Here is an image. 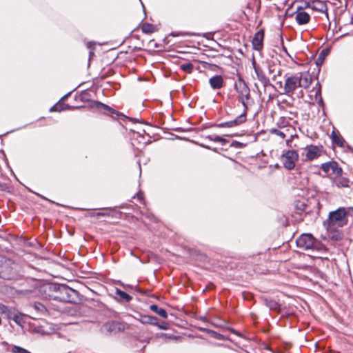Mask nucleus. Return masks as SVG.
I'll return each instance as SVG.
<instances>
[{"instance_id": "1", "label": "nucleus", "mask_w": 353, "mask_h": 353, "mask_svg": "<svg viewBox=\"0 0 353 353\" xmlns=\"http://www.w3.org/2000/svg\"><path fill=\"white\" fill-rule=\"evenodd\" d=\"M74 89L63 95L56 103L52 105L48 110H71L77 109H90L92 110H115L114 108L102 102L85 101L83 105H74L65 103L71 96Z\"/></svg>"}, {"instance_id": "2", "label": "nucleus", "mask_w": 353, "mask_h": 353, "mask_svg": "<svg viewBox=\"0 0 353 353\" xmlns=\"http://www.w3.org/2000/svg\"><path fill=\"white\" fill-rule=\"evenodd\" d=\"M43 289L50 292H55L58 294H48L49 299L59 300L63 302H72L74 296L77 294V291L69 288L65 285H47L43 287Z\"/></svg>"}, {"instance_id": "3", "label": "nucleus", "mask_w": 353, "mask_h": 353, "mask_svg": "<svg viewBox=\"0 0 353 353\" xmlns=\"http://www.w3.org/2000/svg\"><path fill=\"white\" fill-rule=\"evenodd\" d=\"M347 211L345 208H339L329 213L328 219L324 222L327 230H332L336 228H341L347 223Z\"/></svg>"}, {"instance_id": "4", "label": "nucleus", "mask_w": 353, "mask_h": 353, "mask_svg": "<svg viewBox=\"0 0 353 353\" xmlns=\"http://www.w3.org/2000/svg\"><path fill=\"white\" fill-rule=\"evenodd\" d=\"M296 245L303 250H314L317 248L318 242L310 234H303L296 241Z\"/></svg>"}, {"instance_id": "5", "label": "nucleus", "mask_w": 353, "mask_h": 353, "mask_svg": "<svg viewBox=\"0 0 353 353\" xmlns=\"http://www.w3.org/2000/svg\"><path fill=\"white\" fill-rule=\"evenodd\" d=\"M0 262L1 263L0 277L6 280H10L13 279L15 273L13 271V268L10 267L11 261L4 258H1Z\"/></svg>"}, {"instance_id": "6", "label": "nucleus", "mask_w": 353, "mask_h": 353, "mask_svg": "<svg viewBox=\"0 0 353 353\" xmlns=\"http://www.w3.org/2000/svg\"><path fill=\"white\" fill-rule=\"evenodd\" d=\"M298 157V153L295 150H288L282 155L281 161L285 168L292 170L294 168Z\"/></svg>"}, {"instance_id": "7", "label": "nucleus", "mask_w": 353, "mask_h": 353, "mask_svg": "<svg viewBox=\"0 0 353 353\" xmlns=\"http://www.w3.org/2000/svg\"><path fill=\"white\" fill-rule=\"evenodd\" d=\"M298 81L297 74L288 77L285 81L283 92H281V94H292L296 88L299 87Z\"/></svg>"}, {"instance_id": "8", "label": "nucleus", "mask_w": 353, "mask_h": 353, "mask_svg": "<svg viewBox=\"0 0 353 353\" xmlns=\"http://www.w3.org/2000/svg\"><path fill=\"white\" fill-rule=\"evenodd\" d=\"M124 325L118 321H109L104 323L101 327V331L105 334H117L124 330Z\"/></svg>"}, {"instance_id": "9", "label": "nucleus", "mask_w": 353, "mask_h": 353, "mask_svg": "<svg viewBox=\"0 0 353 353\" xmlns=\"http://www.w3.org/2000/svg\"><path fill=\"white\" fill-rule=\"evenodd\" d=\"M252 65L257 77V79L263 84V85L265 88L272 86L276 89V87L270 83L269 78L265 75L262 68L256 64L254 59L253 60Z\"/></svg>"}, {"instance_id": "10", "label": "nucleus", "mask_w": 353, "mask_h": 353, "mask_svg": "<svg viewBox=\"0 0 353 353\" xmlns=\"http://www.w3.org/2000/svg\"><path fill=\"white\" fill-rule=\"evenodd\" d=\"M321 170L326 174H332L336 176L341 175L343 170L336 161H330L323 163L321 167Z\"/></svg>"}, {"instance_id": "11", "label": "nucleus", "mask_w": 353, "mask_h": 353, "mask_svg": "<svg viewBox=\"0 0 353 353\" xmlns=\"http://www.w3.org/2000/svg\"><path fill=\"white\" fill-rule=\"evenodd\" d=\"M322 146H317L314 145H307L305 148V159L307 161H312L319 158L322 154Z\"/></svg>"}, {"instance_id": "12", "label": "nucleus", "mask_w": 353, "mask_h": 353, "mask_svg": "<svg viewBox=\"0 0 353 353\" xmlns=\"http://www.w3.org/2000/svg\"><path fill=\"white\" fill-rule=\"evenodd\" d=\"M264 34L263 29L259 30L254 34L252 41V48L254 50L260 51L263 49Z\"/></svg>"}, {"instance_id": "13", "label": "nucleus", "mask_w": 353, "mask_h": 353, "mask_svg": "<svg viewBox=\"0 0 353 353\" xmlns=\"http://www.w3.org/2000/svg\"><path fill=\"white\" fill-rule=\"evenodd\" d=\"M245 121L246 114L245 112H244L241 115L236 117L235 119L228 121L220 123L217 124V126L219 128H232L244 123Z\"/></svg>"}, {"instance_id": "14", "label": "nucleus", "mask_w": 353, "mask_h": 353, "mask_svg": "<svg viewBox=\"0 0 353 353\" xmlns=\"http://www.w3.org/2000/svg\"><path fill=\"white\" fill-rule=\"evenodd\" d=\"M297 77L299 80V87L303 88L305 89L310 87L312 83V77L308 71L305 73L299 72L297 74Z\"/></svg>"}, {"instance_id": "15", "label": "nucleus", "mask_w": 353, "mask_h": 353, "mask_svg": "<svg viewBox=\"0 0 353 353\" xmlns=\"http://www.w3.org/2000/svg\"><path fill=\"white\" fill-rule=\"evenodd\" d=\"M235 88L241 99L250 95V88L245 82L241 79H239L238 83H235Z\"/></svg>"}, {"instance_id": "16", "label": "nucleus", "mask_w": 353, "mask_h": 353, "mask_svg": "<svg viewBox=\"0 0 353 353\" xmlns=\"http://www.w3.org/2000/svg\"><path fill=\"white\" fill-rule=\"evenodd\" d=\"M294 14H296L295 20L300 26L307 24L310 21V15L305 11L296 10Z\"/></svg>"}, {"instance_id": "17", "label": "nucleus", "mask_w": 353, "mask_h": 353, "mask_svg": "<svg viewBox=\"0 0 353 353\" xmlns=\"http://www.w3.org/2000/svg\"><path fill=\"white\" fill-rule=\"evenodd\" d=\"M331 47L323 48L319 53L318 58L316 59L315 63L318 68L317 76L319 75L321 70V65L323 63L325 57L330 53Z\"/></svg>"}, {"instance_id": "18", "label": "nucleus", "mask_w": 353, "mask_h": 353, "mask_svg": "<svg viewBox=\"0 0 353 353\" xmlns=\"http://www.w3.org/2000/svg\"><path fill=\"white\" fill-rule=\"evenodd\" d=\"M209 83L213 90H219L223 85V78L220 74H216L209 79Z\"/></svg>"}, {"instance_id": "19", "label": "nucleus", "mask_w": 353, "mask_h": 353, "mask_svg": "<svg viewBox=\"0 0 353 353\" xmlns=\"http://www.w3.org/2000/svg\"><path fill=\"white\" fill-rule=\"evenodd\" d=\"M136 319L143 324L157 325V319L155 316L140 314L139 317H136Z\"/></svg>"}, {"instance_id": "20", "label": "nucleus", "mask_w": 353, "mask_h": 353, "mask_svg": "<svg viewBox=\"0 0 353 353\" xmlns=\"http://www.w3.org/2000/svg\"><path fill=\"white\" fill-rule=\"evenodd\" d=\"M312 9L320 12H327V7L325 3L320 0L312 1Z\"/></svg>"}, {"instance_id": "21", "label": "nucleus", "mask_w": 353, "mask_h": 353, "mask_svg": "<svg viewBox=\"0 0 353 353\" xmlns=\"http://www.w3.org/2000/svg\"><path fill=\"white\" fill-rule=\"evenodd\" d=\"M74 101L75 102L74 105H83L85 101H95L99 102V101L89 99L88 98L87 93H83L81 94H76L74 97Z\"/></svg>"}, {"instance_id": "22", "label": "nucleus", "mask_w": 353, "mask_h": 353, "mask_svg": "<svg viewBox=\"0 0 353 353\" xmlns=\"http://www.w3.org/2000/svg\"><path fill=\"white\" fill-rule=\"evenodd\" d=\"M8 317L12 319L18 325H21L24 322V315L21 312H10Z\"/></svg>"}, {"instance_id": "23", "label": "nucleus", "mask_w": 353, "mask_h": 353, "mask_svg": "<svg viewBox=\"0 0 353 353\" xmlns=\"http://www.w3.org/2000/svg\"><path fill=\"white\" fill-rule=\"evenodd\" d=\"M115 295L116 299L119 301L128 302L132 299V297L128 294L117 288L115 290Z\"/></svg>"}, {"instance_id": "24", "label": "nucleus", "mask_w": 353, "mask_h": 353, "mask_svg": "<svg viewBox=\"0 0 353 353\" xmlns=\"http://www.w3.org/2000/svg\"><path fill=\"white\" fill-rule=\"evenodd\" d=\"M141 30L143 33L148 34L157 31V28L155 25L145 22L142 24Z\"/></svg>"}, {"instance_id": "25", "label": "nucleus", "mask_w": 353, "mask_h": 353, "mask_svg": "<svg viewBox=\"0 0 353 353\" xmlns=\"http://www.w3.org/2000/svg\"><path fill=\"white\" fill-rule=\"evenodd\" d=\"M331 139L333 143L339 145V147L344 146L345 140L340 135L337 134V133L334 131H332L331 134Z\"/></svg>"}, {"instance_id": "26", "label": "nucleus", "mask_w": 353, "mask_h": 353, "mask_svg": "<svg viewBox=\"0 0 353 353\" xmlns=\"http://www.w3.org/2000/svg\"><path fill=\"white\" fill-rule=\"evenodd\" d=\"M334 183L338 188H347L349 187V180L347 178L341 177V176H336Z\"/></svg>"}, {"instance_id": "27", "label": "nucleus", "mask_w": 353, "mask_h": 353, "mask_svg": "<svg viewBox=\"0 0 353 353\" xmlns=\"http://www.w3.org/2000/svg\"><path fill=\"white\" fill-rule=\"evenodd\" d=\"M150 309L163 318L166 319L168 317L167 312L163 308L159 307L157 305H151Z\"/></svg>"}, {"instance_id": "28", "label": "nucleus", "mask_w": 353, "mask_h": 353, "mask_svg": "<svg viewBox=\"0 0 353 353\" xmlns=\"http://www.w3.org/2000/svg\"><path fill=\"white\" fill-rule=\"evenodd\" d=\"M32 307L39 314H46L47 313L46 306L39 302H34Z\"/></svg>"}, {"instance_id": "29", "label": "nucleus", "mask_w": 353, "mask_h": 353, "mask_svg": "<svg viewBox=\"0 0 353 353\" xmlns=\"http://www.w3.org/2000/svg\"><path fill=\"white\" fill-rule=\"evenodd\" d=\"M241 101L244 108V110H248L251 108V105L253 103V100L250 98V95L241 98Z\"/></svg>"}, {"instance_id": "30", "label": "nucleus", "mask_w": 353, "mask_h": 353, "mask_svg": "<svg viewBox=\"0 0 353 353\" xmlns=\"http://www.w3.org/2000/svg\"><path fill=\"white\" fill-rule=\"evenodd\" d=\"M180 68L187 72V73H192V70H193V68H194V65L191 63V62H186V63H184L183 64H181L180 65Z\"/></svg>"}, {"instance_id": "31", "label": "nucleus", "mask_w": 353, "mask_h": 353, "mask_svg": "<svg viewBox=\"0 0 353 353\" xmlns=\"http://www.w3.org/2000/svg\"><path fill=\"white\" fill-rule=\"evenodd\" d=\"M265 303L267 307H268L270 310H276L279 308V303L272 299H265Z\"/></svg>"}, {"instance_id": "32", "label": "nucleus", "mask_w": 353, "mask_h": 353, "mask_svg": "<svg viewBox=\"0 0 353 353\" xmlns=\"http://www.w3.org/2000/svg\"><path fill=\"white\" fill-rule=\"evenodd\" d=\"M12 353H30L27 350H26L23 347H19V346H14L12 348Z\"/></svg>"}, {"instance_id": "33", "label": "nucleus", "mask_w": 353, "mask_h": 353, "mask_svg": "<svg viewBox=\"0 0 353 353\" xmlns=\"http://www.w3.org/2000/svg\"><path fill=\"white\" fill-rule=\"evenodd\" d=\"M271 133L279 136L283 139H284L286 136L283 131L275 128L271 130Z\"/></svg>"}, {"instance_id": "34", "label": "nucleus", "mask_w": 353, "mask_h": 353, "mask_svg": "<svg viewBox=\"0 0 353 353\" xmlns=\"http://www.w3.org/2000/svg\"><path fill=\"white\" fill-rule=\"evenodd\" d=\"M207 138L214 142H219L221 140V137L217 135H210L208 136Z\"/></svg>"}, {"instance_id": "35", "label": "nucleus", "mask_w": 353, "mask_h": 353, "mask_svg": "<svg viewBox=\"0 0 353 353\" xmlns=\"http://www.w3.org/2000/svg\"><path fill=\"white\" fill-rule=\"evenodd\" d=\"M279 39H280V41H281V46H282V49L287 54L289 55L288 52V50H287V48L286 47L284 46V42H283V35H282V33H280L279 34Z\"/></svg>"}, {"instance_id": "36", "label": "nucleus", "mask_w": 353, "mask_h": 353, "mask_svg": "<svg viewBox=\"0 0 353 353\" xmlns=\"http://www.w3.org/2000/svg\"><path fill=\"white\" fill-rule=\"evenodd\" d=\"M155 325L157 326L161 330H165L168 329V325L165 323H161V324L157 323V325Z\"/></svg>"}, {"instance_id": "37", "label": "nucleus", "mask_w": 353, "mask_h": 353, "mask_svg": "<svg viewBox=\"0 0 353 353\" xmlns=\"http://www.w3.org/2000/svg\"><path fill=\"white\" fill-rule=\"evenodd\" d=\"M170 36L172 37H176V36H179V35H185V34H182V33H176L175 32H172L170 34ZM185 35H193V34H190V33H186Z\"/></svg>"}, {"instance_id": "38", "label": "nucleus", "mask_w": 353, "mask_h": 353, "mask_svg": "<svg viewBox=\"0 0 353 353\" xmlns=\"http://www.w3.org/2000/svg\"><path fill=\"white\" fill-rule=\"evenodd\" d=\"M310 6V3L309 2H305L304 6H299L297 8V10H303L305 8H309Z\"/></svg>"}, {"instance_id": "39", "label": "nucleus", "mask_w": 353, "mask_h": 353, "mask_svg": "<svg viewBox=\"0 0 353 353\" xmlns=\"http://www.w3.org/2000/svg\"><path fill=\"white\" fill-rule=\"evenodd\" d=\"M94 45H95V43L94 41H90L87 43V48L89 49H94Z\"/></svg>"}, {"instance_id": "40", "label": "nucleus", "mask_w": 353, "mask_h": 353, "mask_svg": "<svg viewBox=\"0 0 353 353\" xmlns=\"http://www.w3.org/2000/svg\"><path fill=\"white\" fill-rule=\"evenodd\" d=\"M137 199L139 200V201H142L143 199V192H139L137 194Z\"/></svg>"}, {"instance_id": "41", "label": "nucleus", "mask_w": 353, "mask_h": 353, "mask_svg": "<svg viewBox=\"0 0 353 353\" xmlns=\"http://www.w3.org/2000/svg\"><path fill=\"white\" fill-rule=\"evenodd\" d=\"M319 104L321 106V108H323V110H324V108H325L324 105H325V104H324V102L323 101V99H322L321 97L320 98V99L319 101Z\"/></svg>"}, {"instance_id": "42", "label": "nucleus", "mask_w": 353, "mask_h": 353, "mask_svg": "<svg viewBox=\"0 0 353 353\" xmlns=\"http://www.w3.org/2000/svg\"><path fill=\"white\" fill-rule=\"evenodd\" d=\"M276 85L279 88L283 90L282 81H279L276 83Z\"/></svg>"}, {"instance_id": "43", "label": "nucleus", "mask_w": 353, "mask_h": 353, "mask_svg": "<svg viewBox=\"0 0 353 353\" xmlns=\"http://www.w3.org/2000/svg\"><path fill=\"white\" fill-rule=\"evenodd\" d=\"M242 144L239 142H237V141H234L232 143V145H241Z\"/></svg>"}, {"instance_id": "44", "label": "nucleus", "mask_w": 353, "mask_h": 353, "mask_svg": "<svg viewBox=\"0 0 353 353\" xmlns=\"http://www.w3.org/2000/svg\"><path fill=\"white\" fill-rule=\"evenodd\" d=\"M317 85H319V90L316 91V94H317L318 93H319V94L321 93V85H320V83H319V81L317 82Z\"/></svg>"}, {"instance_id": "45", "label": "nucleus", "mask_w": 353, "mask_h": 353, "mask_svg": "<svg viewBox=\"0 0 353 353\" xmlns=\"http://www.w3.org/2000/svg\"><path fill=\"white\" fill-rule=\"evenodd\" d=\"M142 105L145 108H150L148 105V103L144 101L142 103Z\"/></svg>"}, {"instance_id": "46", "label": "nucleus", "mask_w": 353, "mask_h": 353, "mask_svg": "<svg viewBox=\"0 0 353 353\" xmlns=\"http://www.w3.org/2000/svg\"><path fill=\"white\" fill-rule=\"evenodd\" d=\"M219 142L222 143L223 144H225L227 142V141L224 138L221 137V140Z\"/></svg>"}, {"instance_id": "47", "label": "nucleus", "mask_w": 353, "mask_h": 353, "mask_svg": "<svg viewBox=\"0 0 353 353\" xmlns=\"http://www.w3.org/2000/svg\"><path fill=\"white\" fill-rule=\"evenodd\" d=\"M268 70H269L270 73H272L274 72V69H272V68L270 65H268Z\"/></svg>"}, {"instance_id": "48", "label": "nucleus", "mask_w": 353, "mask_h": 353, "mask_svg": "<svg viewBox=\"0 0 353 353\" xmlns=\"http://www.w3.org/2000/svg\"><path fill=\"white\" fill-rule=\"evenodd\" d=\"M97 216H105V215H106V214H105V213H102V212H98V213H97Z\"/></svg>"}, {"instance_id": "49", "label": "nucleus", "mask_w": 353, "mask_h": 353, "mask_svg": "<svg viewBox=\"0 0 353 353\" xmlns=\"http://www.w3.org/2000/svg\"><path fill=\"white\" fill-rule=\"evenodd\" d=\"M347 34H348V33L343 34H342V35H341L338 39H339V38H342V37H345V36H346V35H347Z\"/></svg>"}, {"instance_id": "50", "label": "nucleus", "mask_w": 353, "mask_h": 353, "mask_svg": "<svg viewBox=\"0 0 353 353\" xmlns=\"http://www.w3.org/2000/svg\"><path fill=\"white\" fill-rule=\"evenodd\" d=\"M112 112V113H113V114H116V116H119V114H118V113H119V112H114V111H112V112Z\"/></svg>"}, {"instance_id": "51", "label": "nucleus", "mask_w": 353, "mask_h": 353, "mask_svg": "<svg viewBox=\"0 0 353 353\" xmlns=\"http://www.w3.org/2000/svg\"><path fill=\"white\" fill-rule=\"evenodd\" d=\"M141 3V5H142V7H143V11L145 12V6L143 5V3H142L141 0H140Z\"/></svg>"}, {"instance_id": "52", "label": "nucleus", "mask_w": 353, "mask_h": 353, "mask_svg": "<svg viewBox=\"0 0 353 353\" xmlns=\"http://www.w3.org/2000/svg\"><path fill=\"white\" fill-rule=\"evenodd\" d=\"M68 103H71V104H75V102H74V100H73L72 101H68Z\"/></svg>"}, {"instance_id": "53", "label": "nucleus", "mask_w": 353, "mask_h": 353, "mask_svg": "<svg viewBox=\"0 0 353 353\" xmlns=\"http://www.w3.org/2000/svg\"><path fill=\"white\" fill-rule=\"evenodd\" d=\"M68 103H71V104H75V102H74V100H73L72 101H68Z\"/></svg>"}, {"instance_id": "54", "label": "nucleus", "mask_w": 353, "mask_h": 353, "mask_svg": "<svg viewBox=\"0 0 353 353\" xmlns=\"http://www.w3.org/2000/svg\"><path fill=\"white\" fill-rule=\"evenodd\" d=\"M281 70H279L276 75L279 76V75H281Z\"/></svg>"}, {"instance_id": "55", "label": "nucleus", "mask_w": 353, "mask_h": 353, "mask_svg": "<svg viewBox=\"0 0 353 353\" xmlns=\"http://www.w3.org/2000/svg\"><path fill=\"white\" fill-rule=\"evenodd\" d=\"M276 77V74H274V75L273 76V77H272V79H273V80H275Z\"/></svg>"}, {"instance_id": "56", "label": "nucleus", "mask_w": 353, "mask_h": 353, "mask_svg": "<svg viewBox=\"0 0 353 353\" xmlns=\"http://www.w3.org/2000/svg\"><path fill=\"white\" fill-rule=\"evenodd\" d=\"M290 141V140H287V141H286V143H287V145H288V144H289Z\"/></svg>"}, {"instance_id": "57", "label": "nucleus", "mask_w": 353, "mask_h": 353, "mask_svg": "<svg viewBox=\"0 0 353 353\" xmlns=\"http://www.w3.org/2000/svg\"><path fill=\"white\" fill-rule=\"evenodd\" d=\"M247 8H249V9L250 8V6L249 3L247 5Z\"/></svg>"}, {"instance_id": "58", "label": "nucleus", "mask_w": 353, "mask_h": 353, "mask_svg": "<svg viewBox=\"0 0 353 353\" xmlns=\"http://www.w3.org/2000/svg\"><path fill=\"white\" fill-rule=\"evenodd\" d=\"M349 210H352L353 212V207L352 208H350Z\"/></svg>"}, {"instance_id": "59", "label": "nucleus", "mask_w": 353, "mask_h": 353, "mask_svg": "<svg viewBox=\"0 0 353 353\" xmlns=\"http://www.w3.org/2000/svg\"><path fill=\"white\" fill-rule=\"evenodd\" d=\"M239 52L241 54L243 53L241 50H239Z\"/></svg>"}]
</instances>
